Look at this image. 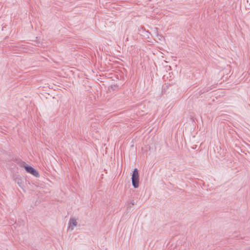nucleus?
I'll return each instance as SVG.
<instances>
[{
  "instance_id": "1",
  "label": "nucleus",
  "mask_w": 250,
  "mask_h": 250,
  "mask_svg": "<svg viewBox=\"0 0 250 250\" xmlns=\"http://www.w3.org/2000/svg\"><path fill=\"white\" fill-rule=\"evenodd\" d=\"M131 181L132 186L134 188H136L139 187V175L137 168H135L132 174Z\"/></svg>"
},
{
  "instance_id": "2",
  "label": "nucleus",
  "mask_w": 250,
  "mask_h": 250,
  "mask_svg": "<svg viewBox=\"0 0 250 250\" xmlns=\"http://www.w3.org/2000/svg\"><path fill=\"white\" fill-rule=\"evenodd\" d=\"M24 167L27 173L32 174L36 177L40 176L39 172L32 167L26 165L24 166Z\"/></svg>"
},
{
  "instance_id": "3",
  "label": "nucleus",
  "mask_w": 250,
  "mask_h": 250,
  "mask_svg": "<svg viewBox=\"0 0 250 250\" xmlns=\"http://www.w3.org/2000/svg\"><path fill=\"white\" fill-rule=\"evenodd\" d=\"M77 225V219L75 218H71L69 221L68 229L73 230L74 227Z\"/></svg>"
},
{
  "instance_id": "4",
  "label": "nucleus",
  "mask_w": 250,
  "mask_h": 250,
  "mask_svg": "<svg viewBox=\"0 0 250 250\" xmlns=\"http://www.w3.org/2000/svg\"><path fill=\"white\" fill-rule=\"evenodd\" d=\"M134 205V200H132L130 201V204L128 205V207L131 208Z\"/></svg>"
},
{
  "instance_id": "5",
  "label": "nucleus",
  "mask_w": 250,
  "mask_h": 250,
  "mask_svg": "<svg viewBox=\"0 0 250 250\" xmlns=\"http://www.w3.org/2000/svg\"><path fill=\"white\" fill-rule=\"evenodd\" d=\"M18 184H19V185L20 187L21 188H22V187L21 185V184H19V183H18Z\"/></svg>"
},
{
  "instance_id": "6",
  "label": "nucleus",
  "mask_w": 250,
  "mask_h": 250,
  "mask_svg": "<svg viewBox=\"0 0 250 250\" xmlns=\"http://www.w3.org/2000/svg\"><path fill=\"white\" fill-rule=\"evenodd\" d=\"M208 90H204V92H205V91H208Z\"/></svg>"
},
{
  "instance_id": "7",
  "label": "nucleus",
  "mask_w": 250,
  "mask_h": 250,
  "mask_svg": "<svg viewBox=\"0 0 250 250\" xmlns=\"http://www.w3.org/2000/svg\"><path fill=\"white\" fill-rule=\"evenodd\" d=\"M246 250H250V249H247Z\"/></svg>"
}]
</instances>
